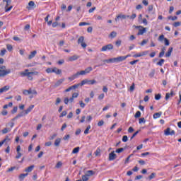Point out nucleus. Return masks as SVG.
Masks as SVG:
<instances>
[{"mask_svg":"<svg viewBox=\"0 0 181 181\" xmlns=\"http://www.w3.org/2000/svg\"><path fill=\"white\" fill-rule=\"evenodd\" d=\"M46 73L50 74V73H53V69L52 68H47L46 69Z\"/></svg>","mask_w":181,"mask_h":181,"instance_id":"680f3d73","label":"nucleus"},{"mask_svg":"<svg viewBox=\"0 0 181 181\" xmlns=\"http://www.w3.org/2000/svg\"><path fill=\"white\" fill-rule=\"evenodd\" d=\"M163 63H165V59H161L158 62H157V66H163Z\"/></svg>","mask_w":181,"mask_h":181,"instance_id":"473e14b6","label":"nucleus"},{"mask_svg":"<svg viewBox=\"0 0 181 181\" xmlns=\"http://www.w3.org/2000/svg\"><path fill=\"white\" fill-rule=\"evenodd\" d=\"M116 37H117V32L115 31H112L110 35V37L114 38Z\"/></svg>","mask_w":181,"mask_h":181,"instance_id":"58836bf2","label":"nucleus"},{"mask_svg":"<svg viewBox=\"0 0 181 181\" xmlns=\"http://www.w3.org/2000/svg\"><path fill=\"white\" fill-rule=\"evenodd\" d=\"M138 162L140 165H145V163H146L145 160H139Z\"/></svg>","mask_w":181,"mask_h":181,"instance_id":"774afa93","label":"nucleus"},{"mask_svg":"<svg viewBox=\"0 0 181 181\" xmlns=\"http://www.w3.org/2000/svg\"><path fill=\"white\" fill-rule=\"evenodd\" d=\"M11 141V139H9V136H6L3 142L5 144V142L8 143Z\"/></svg>","mask_w":181,"mask_h":181,"instance_id":"6e6d98bb","label":"nucleus"},{"mask_svg":"<svg viewBox=\"0 0 181 181\" xmlns=\"http://www.w3.org/2000/svg\"><path fill=\"white\" fill-rule=\"evenodd\" d=\"M145 122H146V120H145L144 117L139 119V124H145Z\"/></svg>","mask_w":181,"mask_h":181,"instance_id":"c9c22d12","label":"nucleus"},{"mask_svg":"<svg viewBox=\"0 0 181 181\" xmlns=\"http://www.w3.org/2000/svg\"><path fill=\"white\" fill-rule=\"evenodd\" d=\"M79 105L81 108H84L86 107V104L84 103H83V101H79Z\"/></svg>","mask_w":181,"mask_h":181,"instance_id":"bf43d9fd","label":"nucleus"},{"mask_svg":"<svg viewBox=\"0 0 181 181\" xmlns=\"http://www.w3.org/2000/svg\"><path fill=\"white\" fill-rule=\"evenodd\" d=\"M161 97H162V95H160V93H158V94L155 95V100L158 101V100H160Z\"/></svg>","mask_w":181,"mask_h":181,"instance_id":"49530a36","label":"nucleus"},{"mask_svg":"<svg viewBox=\"0 0 181 181\" xmlns=\"http://www.w3.org/2000/svg\"><path fill=\"white\" fill-rule=\"evenodd\" d=\"M76 78H78L77 74H75L72 75L71 76L69 77L68 80H69L70 81H73V80H76Z\"/></svg>","mask_w":181,"mask_h":181,"instance_id":"b1692460","label":"nucleus"},{"mask_svg":"<svg viewBox=\"0 0 181 181\" xmlns=\"http://www.w3.org/2000/svg\"><path fill=\"white\" fill-rule=\"evenodd\" d=\"M78 44L81 45V47H83V49H86V47H87V44H86V42H84V37L83 36H81L78 39Z\"/></svg>","mask_w":181,"mask_h":181,"instance_id":"20e7f679","label":"nucleus"},{"mask_svg":"<svg viewBox=\"0 0 181 181\" xmlns=\"http://www.w3.org/2000/svg\"><path fill=\"white\" fill-rule=\"evenodd\" d=\"M76 88H78V85H74L64 90V93H69V91H71V90H76Z\"/></svg>","mask_w":181,"mask_h":181,"instance_id":"6e6552de","label":"nucleus"},{"mask_svg":"<svg viewBox=\"0 0 181 181\" xmlns=\"http://www.w3.org/2000/svg\"><path fill=\"white\" fill-rule=\"evenodd\" d=\"M86 71L83 70V71H78L76 72V75L78 76V77L79 76H86Z\"/></svg>","mask_w":181,"mask_h":181,"instance_id":"7c9ffc66","label":"nucleus"},{"mask_svg":"<svg viewBox=\"0 0 181 181\" xmlns=\"http://www.w3.org/2000/svg\"><path fill=\"white\" fill-rule=\"evenodd\" d=\"M175 95V92L173 90H170V93H167L165 95V100L168 101L170 97H173Z\"/></svg>","mask_w":181,"mask_h":181,"instance_id":"dca6fc26","label":"nucleus"},{"mask_svg":"<svg viewBox=\"0 0 181 181\" xmlns=\"http://www.w3.org/2000/svg\"><path fill=\"white\" fill-rule=\"evenodd\" d=\"M6 47H7V50H8V52H12V50H13V47H12V45L10 44L7 45Z\"/></svg>","mask_w":181,"mask_h":181,"instance_id":"e433bc0d","label":"nucleus"},{"mask_svg":"<svg viewBox=\"0 0 181 181\" xmlns=\"http://www.w3.org/2000/svg\"><path fill=\"white\" fill-rule=\"evenodd\" d=\"M88 79H84L81 81V83L76 84V86H78V87H80V86H84L85 84H88Z\"/></svg>","mask_w":181,"mask_h":181,"instance_id":"393cba45","label":"nucleus"},{"mask_svg":"<svg viewBox=\"0 0 181 181\" xmlns=\"http://www.w3.org/2000/svg\"><path fill=\"white\" fill-rule=\"evenodd\" d=\"M28 173H25V174H21L20 175H19V179H21L22 180H23V179L25 178V177H26V176H28Z\"/></svg>","mask_w":181,"mask_h":181,"instance_id":"a18cd8bd","label":"nucleus"},{"mask_svg":"<svg viewBox=\"0 0 181 181\" xmlns=\"http://www.w3.org/2000/svg\"><path fill=\"white\" fill-rule=\"evenodd\" d=\"M11 69H7L6 66L4 65H0V77H5L8 74H11Z\"/></svg>","mask_w":181,"mask_h":181,"instance_id":"f257e3e1","label":"nucleus"},{"mask_svg":"<svg viewBox=\"0 0 181 181\" xmlns=\"http://www.w3.org/2000/svg\"><path fill=\"white\" fill-rule=\"evenodd\" d=\"M105 63H117V58H110L109 59H105L104 60Z\"/></svg>","mask_w":181,"mask_h":181,"instance_id":"ddd939ff","label":"nucleus"},{"mask_svg":"<svg viewBox=\"0 0 181 181\" xmlns=\"http://www.w3.org/2000/svg\"><path fill=\"white\" fill-rule=\"evenodd\" d=\"M173 52V47H170L168 52L165 53V57H170L172 52Z\"/></svg>","mask_w":181,"mask_h":181,"instance_id":"a211bd4d","label":"nucleus"},{"mask_svg":"<svg viewBox=\"0 0 181 181\" xmlns=\"http://www.w3.org/2000/svg\"><path fill=\"white\" fill-rule=\"evenodd\" d=\"M3 2H6V6H5V12H9V11H11L13 8L12 6H11L10 7L8 8V6L11 5V2H12V1L11 0H3Z\"/></svg>","mask_w":181,"mask_h":181,"instance_id":"39448f33","label":"nucleus"},{"mask_svg":"<svg viewBox=\"0 0 181 181\" xmlns=\"http://www.w3.org/2000/svg\"><path fill=\"white\" fill-rule=\"evenodd\" d=\"M127 19V16L126 15H124V14H119L118 15L116 18H115V21L116 22H118V19Z\"/></svg>","mask_w":181,"mask_h":181,"instance_id":"412c9836","label":"nucleus"},{"mask_svg":"<svg viewBox=\"0 0 181 181\" xmlns=\"http://www.w3.org/2000/svg\"><path fill=\"white\" fill-rule=\"evenodd\" d=\"M25 115V112H21L20 114L17 115L14 118L11 119V121H15L18 119V118H21V117H23Z\"/></svg>","mask_w":181,"mask_h":181,"instance_id":"aec40b11","label":"nucleus"},{"mask_svg":"<svg viewBox=\"0 0 181 181\" xmlns=\"http://www.w3.org/2000/svg\"><path fill=\"white\" fill-rule=\"evenodd\" d=\"M60 142H62V139L60 138H58L54 141L55 146H59L60 145Z\"/></svg>","mask_w":181,"mask_h":181,"instance_id":"c756f323","label":"nucleus"},{"mask_svg":"<svg viewBox=\"0 0 181 181\" xmlns=\"http://www.w3.org/2000/svg\"><path fill=\"white\" fill-rule=\"evenodd\" d=\"M94 84H97V81L93 80H88V86H94Z\"/></svg>","mask_w":181,"mask_h":181,"instance_id":"a878e982","label":"nucleus"},{"mask_svg":"<svg viewBox=\"0 0 181 181\" xmlns=\"http://www.w3.org/2000/svg\"><path fill=\"white\" fill-rule=\"evenodd\" d=\"M2 134H8V132H11V129H8V128H4L2 131H1Z\"/></svg>","mask_w":181,"mask_h":181,"instance_id":"f704fd0d","label":"nucleus"},{"mask_svg":"<svg viewBox=\"0 0 181 181\" xmlns=\"http://www.w3.org/2000/svg\"><path fill=\"white\" fill-rule=\"evenodd\" d=\"M164 43L165 46H169V45H170V42H169V40H168V38L164 39Z\"/></svg>","mask_w":181,"mask_h":181,"instance_id":"09e8293b","label":"nucleus"},{"mask_svg":"<svg viewBox=\"0 0 181 181\" xmlns=\"http://www.w3.org/2000/svg\"><path fill=\"white\" fill-rule=\"evenodd\" d=\"M52 73H55V74H62V69H58L57 67H54L52 69Z\"/></svg>","mask_w":181,"mask_h":181,"instance_id":"4be33fe9","label":"nucleus"},{"mask_svg":"<svg viewBox=\"0 0 181 181\" xmlns=\"http://www.w3.org/2000/svg\"><path fill=\"white\" fill-rule=\"evenodd\" d=\"M168 19L170 20V21H176L177 19V16H168Z\"/></svg>","mask_w":181,"mask_h":181,"instance_id":"8fccbe9b","label":"nucleus"},{"mask_svg":"<svg viewBox=\"0 0 181 181\" xmlns=\"http://www.w3.org/2000/svg\"><path fill=\"white\" fill-rule=\"evenodd\" d=\"M64 81V78H61L59 80H58L55 84L54 85V87L56 88L57 87H59V86H62V84H63V82Z\"/></svg>","mask_w":181,"mask_h":181,"instance_id":"1a4fd4ad","label":"nucleus"},{"mask_svg":"<svg viewBox=\"0 0 181 181\" xmlns=\"http://www.w3.org/2000/svg\"><path fill=\"white\" fill-rule=\"evenodd\" d=\"M146 54H148V51H144L142 52H139L137 54H135L134 55H133V57L136 59L138 57H142V56H146Z\"/></svg>","mask_w":181,"mask_h":181,"instance_id":"423d86ee","label":"nucleus"},{"mask_svg":"<svg viewBox=\"0 0 181 181\" xmlns=\"http://www.w3.org/2000/svg\"><path fill=\"white\" fill-rule=\"evenodd\" d=\"M129 90H130L131 92H132V91H134V90H135V83H133L132 84V86H130Z\"/></svg>","mask_w":181,"mask_h":181,"instance_id":"4d7b16f0","label":"nucleus"},{"mask_svg":"<svg viewBox=\"0 0 181 181\" xmlns=\"http://www.w3.org/2000/svg\"><path fill=\"white\" fill-rule=\"evenodd\" d=\"M117 159V154H115V151H112L109 153V160H115Z\"/></svg>","mask_w":181,"mask_h":181,"instance_id":"0eeeda50","label":"nucleus"},{"mask_svg":"<svg viewBox=\"0 0 181 181\" xmlns=\"http://www.w3.org/2000/svg\"><path fill=\"white\" fill-rule=\"evenodd\" d=\"M37 54V50H34V51L31 52L30 54L28 56L29 60H31V59H33V57H35V56H36Z\"/></svg>","mask_w":181,"mask_h":181,"instance_id":"6ab92c4d","label":"nucleus"},{"mask_svg":"<svg viewBox=\"0 0 181 181\" xmlns=\"http://www.w3.org/2000/svg\"><path fill=\"white\" fill-rule=\"evenodd\" d=\"M62 165H63V163H62L61 161H59V162L57 163L55 168H57V169H59V168H62Z\"/></svg>","mask_w":181,"mask_h":181,"instance_id":"de8ad7c7","label":"nucleus"},{"mask_svg":"<svg viewBox=\"0 0 181 181\" xmlns=\"http://www.w3.org/2000/svg\"><path fill=\"white\" fill-rule=\"evenodd\" d=\"M33 169H35V165H32L28 168H25V172H27V173H30V172H32Z\"/></svg>","mask_w":181,"mask_h":181,"instance_id":"5701e85b","label":"nucleus"},{"mask_svg":"<svg viewBox=\"0 0 181 181\" xmlns=\"http://www.w3.org/2000/svg\"><path fill=\"white\" fill-rule=\"evenodd\" d=\"M28 6L32 8L33 6H35V2L33 1H30L29 3H28Z\"/></svg>","mask_w":181,"mask_h":181,"instance_id":"052dcab7","label":"nucleus"},{"mask_svg":"<svg viewBox=\"0 0 181 181\" xmlns=\"http://www.w3.org/2000/svg\"><path fill=\"white\" fill-rule=\"evenodd\" d=\"M141 117V112L140 111H137L134 115L135 118H139Z\"/></svg>","mask_w":181,"mask_h":181,"instance_id":"603ef678","label":"nucleus"},{"mask_svg":"<svg viewBox=\"0 0 181 181\" xmlns=\"http://www.w3.org/2000/svg\"><path fill=\"white\" fill-rule=\"evenodd\" d=\"M127 59V57L121 56L116 57V63H120V62H124Z\"/></svg>","mask_w":181,"mask_h":181,"instance_id":"2eb2a0df","label":"nucleus"},{"mask_svg":"<svg viewBox=\"0 0 181 181\" xmlns=\"http://www.w3.org/2000/svg\"><path fill=\"white\" fill-rule=\"evenodd\" d=\"M88 25H90V23H86V22L79 23V26H88Z\"/></svg>","mask_w":181,"mask_h":181,"instance_id":"79ce46f5","label":"nucleus"},{"mask_svg":"<svg viewBox=\"0 0 181 181\" xmlns=\"http://www.w3.org/2000/svg\"><path fill=\"white\" fill-rule=\"evenodd\" d=\"M122 141V142H128V136H123Z\"/></svg>","mask_w":181,"mask_h":181,"instance_id":"5fc2aeb1","label":"nucleus"},{"mask_svg":"<svg viewBox=\"0 0 181 181\" xmlns=\"http://www.w3.org/2000/svg\"><path fill=\"white\" fill-rule=\"evenodd\" d=\"M155 175H156L155 173H152L151 174V175L148 176L149 180H152V179H153V178L155 177Z\"/></svg>","mask_w":181,"mask_h":181,"instance_id":"13d9d810","label":"nucleus"},{"mask_svg":"<svg viewBox=\"0 0 181 181\" xmlns=\"http://www.w3.org/2000/svg\"><path fill=\"white\" fill-rule=\"evenodd\" d=\"M23 94H24V95H28V94H32V89L24 90L23 91Z\"/></svg>","mask_w":181,"mask_h":181,"instance_id":"c85d7f7f","label":"nucleus"},{"mask_svg":"<svg viewBox=\"0 0 181 181\" xmlns=\"http://www.w3.org/2000/svg\"><path fill=\"white\" fill-rule=\"evenodd\" d=\"M100 153L101 150L100 148H97L96 151H95V156H100Z\"/></svg>","mask_w":181,"mask_h":181,"instance_id":"4c0bfd02","label":"nucleus"},{"mask_svg":"<svg viewBox=\"0 0 181 181\" xmlns=\"http://www.w3.org/2000/svg\"><path fill=\"white\" fill-rule=\"evenodd\" d=\"M155 76V69H152L151 71L149 73L148 76L152 78Z\"/></svg>","mask_w":181,"mask_h":181,"instance_id":"72a5a7b5","label":"nucleus"},{"mask_svg":"<svg viewBox=\"0 0 181 181\" xmlns=\"http://www.w3.org/2000/svg\"><path fill=\"white\" fill-rule=\"evenodd\" d=\"M11 88L9 86H5L3 88H0V94H2V93H6V91H8V90Z\"/></svg>","mask_w":181,"mask_h":181,"instance_id":"9b49d317","label":"nucleus"},{"mask_svg":"<svg viewBox=\"0 0 181 181\" xmlns=\"http://www.w3.org/2000/svg\"><path fill=\"white\" fill-rule=\"evenodd\" d=\"M148 40H143V41L141 42V46H145V45H146V43H148Z\"/></svg>","mask_w":181,"mask_h":181,"instance_id":"3c124183","label":"nucleus"},{"mask_svg":"<svg viewBox=\"0 0 181 181\" xmlns=\"http://www.w3.org/2000/svg\"><path fill=\"white\" fill-rule=\"evenodd\" d=\"M34 108H35V105H30L29 107L25 110V115H28V114H29V112H30Z\"/></svg>","mask_w":181,"mask_h":181,"instance_id":"f8f14e48","label":"nucleus"},{"mask_svg":"<svg viewBox=\"0 0 181 181\" xmlns=\"http://www.w3.org/2000/svg\"><path fill=\"white\" fill-rule=\"evenodd\" d=\"M165 52H166V47H163L161 48V52L159 53L158 57L160 59L165 56Z\"/></svg>","mask_w":181,"mask_h":181,"instance_id":"4468645a","label":"nucleus"},{"mask_svg":"<svg viewBox=\"0 0 181 181\" xmlns=\"http://www.w3.org/2000/svg\"><path fill=\"white\" fill-rule=\"evenodd\" d=\"M78 152H80V147L74 148L72 151V153L74 154L78 153Z\"/></svg>","mask_w":181,"mask_h":181,"instance_id":"2f4dec72","label":"nucleus"},{"mask_svg":"<svg viewBox=\"0 0 181 181\" xmlns=\"http://www.w3.org/2000/svg\"><path fill=\"white\" fill-rule=\"evenodd\" d=\"M93 175H94V171H93V170H88L87 171L86 175L88 176V177H90V176H93Z\"/></svg>","mask_w":181,"mask_h":181,"instance_id":"a19ab883","label":"nucleus"},{"mask_svg":"<svg viewBox=\"0 0 181 181\" xmlns=\"http://www.w3.org/2000/svg\"><path fill=\"white\" fill-rule=\"evenodd\" d=\"M115 152L116 153H121V152H124V148H117Z\"/></svg>","mask_w":181,"mask_h":181,"instance_id":"864d4df0","label":"nucleus"},{"mask_svg":"<svg viewBox=\"0 0 181 181\" xmlns=\"http://www.w3.org/2000/svg\"><path fill=\"white\" fill-rule=\"evenodd\" d=\"M114 49V45L112 44H108L107 45L103 46L100 49V52H107L108 50H112Z\"/></svg>","mask_w":181,"mask_h":181,"instance_id":"7ed1b4c3","label":"nucleus"},{"mask_svg":"<svg viewBox=\"0 0 181 181\" xmlns=\"http://www.w3.org/2000/svg\"><path fill=\"white\" fill-rule=\"evenodd\" d=\"M81 180V181H87V180H88V175H83Z\"/></svg>","mask_w":181,"mask_h":181,"instance_id":"c03bdc74","label":"nucleus"},{"mask_svg":"<svg viewBox=\"0 0 181 181\" xmlns=\"http://www.w3.org/2000/svg\"><path fill=\"white\" fill-rule=\"evenodd\" d=\"M72 97H73L74 98H77V97H78V93H74L72 94Z\"/></svg>","mask_w":181,"mask_h":181,"instance_id":"338daca9","label":"nucleus"},{"mask_svg":"<svg viewBox=\"0 0 181 181\" xmlns=\"http://www.w3.org/2000/svg\"><path fill=\"white\" fill-rule=\"evenodd\" d=\"M6 53V50L5 49H3L1 50V56H5V54Z\"/></svg>","mask_w":181,"mask_h":181,"instance_id":"e2e57ef3","label":"nucleus"},{"mask_svg":"<svg viewBox=\"0 0 181 181\" xmlns=\"http://www.w3.org/2000/svg\"><path fill=\"white\" fill-rule=\"evenodd\" d=\"M137 28H141V29H139V32L137 33V35L139 36L141 35H144V33H146V28L142 27V26H139Z\"/></svg>","mask_w":181,"mask_h":181,"instance_id":"9d476101","label":"nucleus"},{"mask_svg":"<svg viewBox=\"0 0 181 181\" xmlns=\"http://www.w3.org/2000/svg\"><path fill=\"white\" fill-rule=\"evenodd\" d=\"M78 59H80V57L78 55H74L69 58V62H76V60H78Z\"/></svg>","mask_w":181,"mask_h":181,"instance_id":"f3484780","label":"nucleus"},{"mask_svg":"<svg viewBox=\"0 0 181 181\" xmlns=\"http://www.w3.org/2000/svg\"><path fill=\"white\" fill-rule=\"evenodd\" d=\"M86 74H88L90 71H93V67L88 66L84 70Z\"/></svg>","mask_w":181,"mask_h":181,"instance_id":"cd10ccee","label":"nucleus"},{"mask_svg":"<svg viewBox=\"0 0 181 181\" xmlns=\"http://www.w3.org/2000/svg\"><path fill=\"white\" fill-rule=\"evenodd\" d=\"M103 125H104V120H100L98 122V127H103Z\"/></svg>","mask_w":181,"mask_h":181,"instance_id":"0e129e2a","label":"nucleus"},{"mask_svg":"<svg viewBox=\"0 0 181 181\" xmlns=\"http://www.w3.org/2000/svg\"><path fill=\"white\" fill-rule=\"evenodd\" d=\"M160 115H162V112H156L153 115V118L156 119L157 118H160Z\"/></svg>","mask_w":181,"mask_h":181,"instance_id":"bb28decb","label":"nucleus"},{"mask_svg":"<svg viewBox=\"0 0 181 181\" xmlns=\"http://www.w3.org/2000/svg\"><path fill=\"white\" fill-rule=\"evenodd\" d=\"M20 75L21 77H28V80H33V77L31 76L32 75L29 74V69H25V71L20 72Z\"/></svg>","mask_w":181,"mask_h":181,"instance_id":"f03ea898","label":"nucleus"},{"mask_svg":"<svg viewBox=\"0 0 181 181\" xmlns=\"http://www.w3.org/2000/svg\"><path fill=\"white\" fill-rule=\"evenodd\" d=\"M104 97H105V95H104V93H101L99 96H98V100H103Z\"/></svg>","mask_w":181,"mask_h":181,"instance_id":"69168bd1","label":"nucleus"},{"mask_svg":"<svg viewBox=\"0 0 181 181\" xmlns=\"http://www.w3.org/2000/svg\"><path fill=\"white\" fill-rule=\"evenodd\" d=\"M165 35H161L158 37V42H163L165 40Z\"/></svg>","mask_w":181,"mask_h":181,"instance_id":"37998d69","label":"nucleus"},{"mask_svg":"<svg viewBox=\"0 0 181 181\" xmlns=\"http://www.w3.org/2000/svg\"><path fill=\"white\" fill-rule=\"evenodd\" d=\"M165 135H166L167 136L170 135V128H167L166 130H165Z\"/></svg>","mask_w":181,"mask_h":181,"instance_id":"ea45409f","label":"nucleus"}]
</instances>
